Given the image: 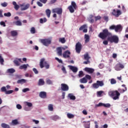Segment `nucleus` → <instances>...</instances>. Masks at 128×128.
<instances>
[{"label":"nucleus","mask_w":128,"mask_h":128,"mask_svg":"<svg viewBox=\"0 0 128 128\" xmlns=\"http://www.w3.org/2000/svg\"><path fill=\"white\" fill-rule=\"evenodd\" d=\"M25 104L27 106H28V108H32V102H25Z\"/></svg>","instance_id":"ea45409f"},{"label":"nucleus","mask_w":128,"mask_h":128,"mask_svg":"<svg viewBox=\"0 0 128 128\" xmlns=\"http://www.w3.org/2000/svg\"><path fill=\"white\" fill-rule=\"evenodd\" d=\"M46 13L48 18H50V14L52 13V12L50 11V9L46 10Z\"/></svg>","instance_id":"c756f323"},{"label":"nucleus","mask_w":128,"mask_h":128,"mask_svg":"<svg viewBox=\"0 0 128 128\" xmlns=\"http://www.w3.org/2000/svg\"><path fill=\"white\" fill-rule=\"evenodd\" d=\"M102 92H104L102 91H98L97 92V95L99 96H100L102 94Z\"/></svg>","instance_id":"13d9d810"},{"label":"nucleus","mask_w":128,"mask_h":128,"mask_svg":"<svg viewBox=\"0 0 128 128\" xmlns=\"http://www.w3.org/2000/svg\"><path fill=\"white\" fill-rule=\"evenodd\" d=\"M88 122H89V124H86L84 126L85 128H90V121Z\"/></svg>","instance_id":"774afa93"},{"label":"nucleus","mask_w":128,"mask_h":128,"mask_svg":"<svg viewBox=\"0 0 128 128\" xmlns=\"http://www.w3.org/2000/svg\"><path fill=\"white\" fill-rule=\"evenodd\" d=\"M20 6H22L21 10H28V8H30V4H27L24 5V3L22 4H21Z\"/></svg>","instance_id":"dca6fc26"},{"label":"nucleus","mask_w":128,"mask_h":128,"mask_svg":"<svg viewBox=\"0 0 128 128\" xmlns=\"http://www.w3.org/2000/svg\"><path fill=\"white\" fill-rule=\"evenodd\" d=\"M96 108H98L100 106H104V108H110V104H103L102 102H100L98 104L95 105Z\"/></svg>","instance_id":"f8f14e48"},{"label":"nucleus","mask_w":128,"mask_h":128,"mask_svg":"<svg viewBox=\"0 0 128 128\" xmlns=\"http://www.w3.org/2000/svg\"><path fill=\"white\" fill-rule=\"evenodd\" d=\"M69 68L70 70H71L73 72H78V68L72 66H69Z\"/></svg>","instance_id":"aec40b11"},{"label":"nucleus","mask_w":128,"mask_h":128,"mask_svg":"<svg viewBox=\"0 0 128 128\" xmlns=\"http://www.w3.org/2000/svg\"><path fill=\"white\" fill-rule=\"evenodd\" d=\"M112 34L108 31V28H105L102 30V32H100L98 35V38H101L102 40H106V38L110 36H112Z\"/></svg>","instance_id":"f257e3e1"},{"label":"nucleus","mask_w":128,"mask_h":128,"mask_svg":"<svg viewBox=\"0 0 128 128\" xmlns=\"http://www.w3.org/2000/svg\"><path fill=\"white\" fill-rule=\"evenodd\" d=\"M60 88L63 92H68L70 90L68 86L66 84H62L60 85Z\"/></svg>","instance_id":"9b49d317"},{"label":"nucleus","mask_w":128,"mask_h":128,"mask_svg":"<svg viewBox=\"0 0 128 128\" xmlns=\"http://www.w3.org/2000/svg\"><path fill=\"white\" fill-rule=\"evenodd\" d=\"M1 91L2 92H6V88L5 86H3L1 88Z\"/></svg>","instance_id":"bf43d9fd"},{"label":"nucleus","mask_w":128,"mask_h":128,"mask_svg":"<svg viewBox=\"0 0 128 128\" xmlns=\"http://www.w3.org/2000/svg\"><path fill=\"white\" fill-rule=\"evenodd\" d=\"M78 76L80 78H82V76H84V72L82 71L79 72Z\"/></svg>","instance_id":"3c124183"},{"label":"nucleus","mask_w":128,"mask_h":128,"mask_svg":"<svg viewBox=\"0 0 128 128\" xmlns=\"http://www.w3.org/2000/svg\"><path fill=\"white\" fill-rule=\"evenodd\" d=\"M33 72H34L35 74H38V70L36 68H34L32 69Z\"/></svg>","instance_id":"6e6d98bb"},{"label":"nucleus","mask_w":128,"mask_h":128,"mask_svg":"<svg viewBox=\"0 0 128 128\" xmlns=\"http://www.w3.org/2000/svg\"><path fill=\"white\" fill-rule=\"evenodd\" d=\"M4 60L2 56V54H0V63L1 64H4Z\"/></svg>","instance_id":"a19ab883"},{"label":"nucleus","mask_w":128,"mask_h":128,"mask_svg":"<svg viewBox=\"0 0 128 128\" xmlns=\"http://www.w3.org/2000/svg\"><path fill=\"white\" fill-rule=\"evenodd\" d=\"M32 122H34L36 124H40V121H38V120H32Z\"/></svg>","instance_id":"0e129e2a"},{"label":"nucleus","mask_w":128,"mask_h":128,"mask_svg":"<svg viewBox=\"0 0 128 128\" xmlns=\"http://www.w3.org/2000/svg\"><path fill=\"white\" fill-rule=\"evenodd\" d=\"M12 124L13 126H16V124H18V120H12Z\"/></svg>","instance_id":"e433bc0d"},{"label":"nucleus","mask_w":128,"mask_h":128,"mask_svg":"<svg viewBox=\"0 0 128 128\" xmlns=\"http://www.w3.org/2000/svg\"><path fill=\"white\" fill-rule=\"evenodd\" d=\"M108 95L110 96L114 100H118V98H120V94L119 93L118 91V90H114L109 92Z\"/></svg>","instance_id":"7ed1b4c3"},{"label":"nucleus","mask_w":128,"mask_h":128,"mask_svg":"<svg viewBox=\"0 0 128 128\" xmlns=\"http://www.w3.org/2000/svg\"><path fill=\"white\" fill-rule=\"evenodd\" d=\"M85 43L88 44L90 42V36L88 34H85L84 35Z\"/></svg>","instance_id":"393cba45"},{"label":"nucleus","mask_w":128,"mask_h":128,"mask_svg":"<svg viewBox=\"0 0 128 128\" xmlns=\"http://www.w3.org/2000/svg\"><path fill=\"white\" fill-rule=\"evenodd\" d=\"M52 120H54L55 122L58 120H60V116H52L51 117Z\"/></svg>","instance_id":"473e14b6"},{"label":"nucleus","mask_w":128,"mask_h":128,"mask_svg":"<svg viewBox=\"0 0 128 128\" xmlns=\"http://www.w3.org/2000/svg\"><path fill=\"white\" fill-rule=\"evenodd\" d=\"M26 80L24 79L19 80L17 81V84H26Z\"/></svg>","instance_id":"7c9ffc66"},{"label":"nucleus","mask_w":128,"mask_h":128,"mask_svg":"<svg viewBox=\"0 0 128 128\" xmlns=\"http://www.w3.org/2000/svg\"><path fill=\"white\" fill-rule=\"evenodd\" d=\"M124 68V64L120 63H118L116 66L115 69L116 70H120V68Z\"/></svg>","instance_id":"f3484780"},{"label":"nucleus","mask_w":128,"mask_h":128,"mask_svg":"<svg viewBox=\"0 0 128 128\" xmlns=\"http://www.w3.org/2000/svg\"><path fill=\"white\" fill-rule=\"evenodd\" d=\"M62 70L64 74H66V68L64 66H62Z\"/></svg>","instance_id":"4d7b16f0"},{"label":"nucleus","mask_w":128,"mask_h":128,"mask_svg":"<svg viewBox=\"0 0 128 128\" xmlns=\"http://www.w3.org/2000/svg\"><path fill=\"white\" fill-rule=\"evenodd\" d=\"M40 42L45 46H48L52 44V40L48 38L42 39Z\"/></svg>","instance_id":"6e6552de"},{"label":"nucleus","mask_w":128,"mask_h":128,"mask_svg":"<svg viewBox=\"0 0 128 128\" xmlns=\"http://www.w3.org/2000/svg\"><path fill=\"white\" fill-rule=\"evenodd\" d=\"M12 16V14H10V12H8L7 13H4V16L10 17V16Z\"/></svg>","instance_id":"49530a36"},{"label":"nucleus","mask_w":128,"mask_h":128,"mask_svg":"<svg viewBox=\"0 0 128 128\" xmlns=\"http://www.w3.org/2000/svg\"><path fill=\"white\" fill-rule=\"evenodd\" d=\"M122 14V10H116V9H113L111 12V14H112V16H115V18H118Z\"/></svg>","instance_id":"423d86ee"},{"label":"nucleus","mask_w":128,"mask_h":128,"mask_svg":"<svg viewBox=\"0 0 128 128\" xmlns=\"http://www.w3.org/2000/svg\"><path fill=\"white\" fill-rule=\"evenodd\" d=\"M111 84H116V80L114 78H112L110 80Z\"/></svg>","instance_id":"37998d69"},{"label":"nucleus","mask_w":128,"mask_h":128,"mask_svg":"<svg viewBox=\"0 0 128 128\" xmlns=\"http://www.w3.org/2000/svg\"><path fill=\"white\" fill-rule=\"evenodd\" d=\"M103 44H104L105 46H108V40H104L103 41Z\"/></svg>","instance_id":"8fccbe9b"},{"label":"nucleus","mask_w":128,"mask_h":128,"mask_svg":"<svg viewBox=\"0 0 128 128\" xmlns=\"http://www.w3.org/2000/svg\"><path fill=\"white\" fill-rule=\"evenodd\" d=\"M1 126L2 128H10V125L6 124V123H2L1 124Z\"/></svg>","instance_id":"c85d7f7f"},{"label":"nucleus","mask_w":128,"mask_h":128,"mask_svg":"<svg viewBox=\"0 0 128 128\" xmlns=\"http://www.w3.org/2000/svg\"><path fill=\"white\" fill-rule=\"evenodd\" d=\"M67 116H68V118H74V115L72 114L68 113Z\"/></svg>","instance_id":"4c0bfd02"},{"label":"nucleus","mask_w":128,"mask_h":128,"mask_svg":"<svg viewBox=\"0 0 128 128\" xmlns=\"http://www.w3.org/2000/svg\"><path fill=\"white\" fill-rule=\"evenodd\" d=\"M14 92V90H6V94H12Z\"/></svg>","instance_id":"09e8293b"},{"label":"nucleus","mask_w":128,"mask_h":128,"mask_svg":"<svg viewBox=\"0 0 128 128\" xmlns=\"http://www.w3.org/2000/svg\"><path fill=\"white\" fill-rule=\"evenodd\" d=\"M12 4H13V6H14V8L16 10H18V8H20V6H18V4H16V2L14 1L12 2Z\"/></svg>","instance_id":"412c9836"},{"label":"nucleus","mask_w":128,"mask_h":128,"mask_svg":"<svg viewBox=\"0 0 128 128\" xmlns=\"http://www.w3.org/2000/svg\"><path fill=\"white\" fill-rule=\"evenodd\" d=\"M104 84L103 81L97 80L96 83L92 84V87L94 88H98L100 86H104Z\"/></svg>","instance_id":"0eeeda50"},{"label":"nucleus","mask_w":128,"mask_h":128,"mask_svg":"<svg viewBox=\"0 0 128 128\" xmlns=\"http://www.w3.org/2000/svg\"><path fill=\"white\" fill-rule=\"evenodd\" d=\"M14 64H16V66H20V62H18V60H14Z\"/></svg>","instance_id":"de8ad7c7"},{"label":"nucleus","mask_w":128,"mask_h":128,"mask_svg":"<svg viewBox=\"0 0 128 128\" xmlns=\"http://www.w3.org/2000/svg\"><path fill=\"white\" fill-rule=\"evenodd\" d=\"M48 20L46 18H44V19H42V18H41L40 20V24H44V22H46Z\"/></svg>","instance_id":"72a5a7b5"},{"label":"nucleus","mask_w":128,"mask_h":128,"mask_svg":"<svg viewBox=\"0 0 128 128\" xmlns=\"http://www.w3.org/2000/svg\"><path fill=\"white\" fill-rule=\"evenodd\" d=\"M101 18H102V17L100 16H95L96 22L97 20H100Z\"/></svg>","instance_id":"052dcab7"},{"label":"nucleus","mask_w":128,"mask_h":128,"mask_svg":"<svg viewBox=\"0 0 128 128\" xmlns=\"http://www.w3.org/2000/svg\"><path fill=\"white\" fill-rule=\"evenodd\" d=\"M85 78H87V80H92V76L88 74H86Z\"/></svg>","instance_id":"680f3d73"},{"label":"nucleus","mask_w":128,"mask_h":128,"mask_svg":"<svg viewBox=\"0 0 128 128\" xmlns=\"http://www.w3.org/2000/svg\"><path fill=\"white\" fill-rule=\"evenodd\" d=\"M44 80L42 78H40L38 80V86H44Z\"/></svg>","instance_id":"4be33fe9"},{"label":"nucleus","mask_w":128,"mask_h":128,"mask_svg":"<svg viewBox=\"0 0 128 128\" xmlns=\"http://www.w3.org/2000/svg\"><path fill=\"white\" fill-rule=\"evenodd\" d=\"M79 30H83V32H88V25L84 24L79 28Z\"/></svg>","instance_id":"4468645a"},{"label":"nucleus","mask_w":128,"mask_h":128,"mask_svg":"<svg viewBox=\"0 0 128 128\" xmlns=\"http://www.w3.org/2000/svg\"><path fill=\"white\" fill-rule=\"evenodd\" d=\"M84 58L86 60H88L90 58V57L88 56V54L87 53L84 55Z\"/></svg>","instance_id":"58836bf2"},{"label":"nucleus","mask_w":128,"mask_h":128,"mask_svg":"<svg viewBox=\"0 0 128 128\" xmlns=\"http://www.w3.org/2000/svg\"><path fill=\"white\" fill-rule=\"evenodd\" d=\"M39 96L41 98H46V92H41L39 94Z\"/></svg>","instance_id":"a211bd4d"},{"label":"nucleus","mask_w":128,"mask_h":128,"mask_svg":"<svg viewBox=\"0 0 128 128\" xmlns=\"http://www.w3.org/2000/svg\"><path fill=\"white\" fill-rule=\"evenodd\" d=\"M16 108L18 110H22V106L20 104H18L16 105Z\"/></svg>","instance_id":"338daca9"},{"label":"nucleus","mask_w":128,"mask_h":128,"mask_svg":"<svg viewBox=\"0 0 128 128\" xmlns=\"http://www.w3.org/2000/svg\"><path fill=\"white\" fill-rule=\"evenodd\" d=\"M7 72L8 74H14L16 72V70L13 68H9L7 70Z\"/></svg>","instance_id":"bb28decb"},{"label":"nucleus","mask_w":128,"mask_h":128,"mask_svg":"<svg viewBox=\"0 0 128 128\" xmlns=\"http://www.w3.org/2000/svg\"><path fill=\"white\" fill-rule=\"evenodd\" d=\"M30 32L31 34H36V28H34V27H32L30 29Z\"/></svg>","instance_id":"c03bdc74"},{"label":"nucleus","mask_w":128,"mask_h":128,"mask_svg":"<svg viewBox=\"0 0 128 128\" xmlns=\"http://www.w3.org/2000/svg\"><path fill=\"white\" fill-rule=\"evenodd\" d=\"M14 24H15L16 26H22V22L20 21V20H17L15 22H14Z\"/></svg>","instance_id":"c9c22d12"},{"label":"nucleus","mask_w":128,"mask_h":128,"mask_svg":"<svg viewBox=\"0 0 128 128\" xmlns=\"http://www.w3.org/2000/svg\"><path fill=\"white\" fill-rule=\"evenodd\" d=\"M59 42H60L62 44H64L66 42V38H59Z\"/></svg>","instance_id":"79ce46f5"},{"label":"nucleus","mask_w":128,"mask_h":128,"mask_svg":"<svg viewBox=\"0 0 128 128\" xmlns=\"http://www.w3.org/2000/svg\"><path fill=\"white\" fill-rule=\"evenodd\" d=\"M68 97L70 98V100H76V96H74L72 94H68Z\"/></svg>","instance_id":"cd10ccee"},{"label":"nucleus","mask_w":128,"mask_h":128,"mask_svg":"<svg viewBox=\"0 0 128 128\" xmlns=\"http://www.w3.org/2000/svg\"><path fill=\"white\" fill-rule=\"evenodd\" d=\"M82 48V43L80 42H78L76 44V52L78 54H80Z\"/></svg>","instance_id":"1a4fd4ad"},{"label":"nucleus","mask_w":128,"mask_h":128,"mask_svg":"<svg viewBox=\"0 0 128 128\" xmlns=\"http://www.w3.org/2000/svg\"><path fill=\"white\" fill-rule=\"evenodd\" d=\"M1 6H2L3 8H6V6H8V2H4L3 3L1 4Z\"/></svg>","instance_id":"a18cd8bd"},{"label":"nucleus","mask_w":128,"mask_h":128,"mask_svg":"<svg viewBox=\"0 0 128 128\" xmlns=\"http://www.w3.org/2000/svg\"><path fill=\"white\" fill-rule=\"evenodd\" d=\"M62 56L64 58H68L70 56V52L68 50H67L64 52Z\"/></svg>","instance_id":"ddd939ff"},{"label":"nucleus","mask_w":128,"mask_h":128,"mask_svg":"<svg viewBox=\"0 0 128 128\" xmlns=\"http://www.w3.org/2000/svg\"><path fill=\"white\" fill-rule=\"evenodd\" d=\"M80 82L81 84H86L88 82V80L86 78H83L80 79Z\"/></svg>","instance_id":"a878e982"},{"label":"nucleus","mask_w":128,"mask_h":128,"mask_svg":"<svg viewBox=\"0 0 128 128\" xmlns=\"http://www.w3.org/2000/svg\"><path fill=\"white\" fill-rule=\"evenodd\" d=\"M12 36H18V32L16 30H12L10 32Z\"/></svg>","instance_id":"2f4dec72"},{"label":"nucleus","mask_w":128,"mask_h":128,"mask_svg":"<svg viewBox=\"0 0 128 128\" xmlns=\"http://www.w3.org/2000/svg\"><path fill=\"white\" fill-rule=\"evenodd\" d=\"M78 9V6L76 2L72 1L71 2V5L68 7V10H70L71 14H74V10Z\"/></svg>","instance_id":"39448f33"},{"label":"nucleus","mask_w":128,"mask_h":128,"mask_svg":"<svg viewBox=\"0 0 128 128\" xmlns=\"http://www.w3.org/2000/svg\"><path fill=\"white\" fill-rule=\"evenodd\" d=\"M107 40L110 44H113V42L114 44H118V42H120L118 36L116 35L110 36L107 38Z\"/></svg>","instance_id":"f03ea898"},{"label":"nucleus","mask_w":128,"mask_h":128,"mask_svg":"<svg viewBox=\"0 0 128 128\" xmlns=\"http://www.w3.org/2000/svg\"><path fill=\"white\" fill-rule=\"evenodd\" d=\"M57 54L59 56H62V50H64V48L62 47H58L56 48Z\"/></svg>","instance_id":"2eb2a0df"},{"label":"nucleus","mask_w":128,"mask_h":128,"mask_svg":"<svg viewBox=\"0 0 128 128\" xmlns=\"http://www.w3.org/2000/svg\"><path fill=\"white\" fill-rule=\"evenodd\" d=\"M52 12H53V14H57L62 16V8H53L52 10Z\"/></svg>","instance_id":"9d476101"},{"label":"nucleus","mask_w":128,"mask_h":128,"mask_svg":"<svg viewBox=\"0 0 128 128\" xmlns=\"http://www.w3.org/2000/svg\"><path fill=\"white\" fill-rule=\"evenodd\" d=\"M28 64H24L22 66H20L19 68L20 70H26V68H28Z\"/></svg>","instance_id":"b1692460"},{"label":"nucleus","mask_w":128,"mask_h":128,"mask_svg":"<svg viewBox=\"0 0 128 128\" xmlns=\"http://www.w3.org/2000/svg\"><path fill=\"white\" fill-rule=\"evenodd\" d=\"M55 60H56L57 62H58L60 64H62V60L58 58H55Z\"/></svg>","instance_id":"603ef678"},{"label":"nucleus","mask_w":128,"mask_h":128,"mask_svg":"<svg viewBox=\"0 0 128 128\" xmlns=\"http://www.w3.org/2000/svg\"><path fill=\"white\" fill-rule=\"evenodd\" d=\"M46 82L48 84H52V82L50 80H48L46 81Z\"/></svg>","instance_id":"5fc2aeb1"},{"label":"nucleus","mask_w":128,"mask_h":128,"mask_svg":"<svg viewBox=\"0 0 128 128\" xmlns=\"http://www.w3.org/2000/svg\"><path fill=\"white\" fill-rule=\"evenodd\" d=\"M48 110L50 112L54 110V105L52 104H49L48 106Z\"/></svg>","instance_id":"f704fd0d"},{"label":"nucleus","mask_w":128,"mask_h":128,"mask_svg":"<svg viewBox=\"0 0 128 128\" xmlns=\"http://www.w3.org/2000/svg\"><path fill=\"white\" fill-rule=\"evenodd\" d=\"M115 28H116L115 25H112V26H110L109 28V30H115Z\"/></svg>","instance_id":"864d4df0"},{"label":"nucleus","mask_w":128,"mask_h":128,"mask_svg":"<svg viewBox=\"0 0 128 128\" xmlns=\"http://www.w3.org/2000/svg\"><path fill=\"white\" fill-rule=\"evenodd\" d=\"M85 72H89V74H92L94 72V70L90 68H84Z\"/></svg>","instance_id":"6ab92c4d"},{"label":"nucleus","mask_w":128,"mask_h":128,"mask_svg":"<svg viewBox=\"0 0 128 128\" xmlns=\"http://www.w3.org/2000/svg\"><path fill=\"white\" fill-rule=\"evenodd\" d=\"M122 30V26L120 25H117L115 26V32H118V30Z\"/></svg>","instance_id":"5701e85b"},{"label":"nucleus","mask_w":128,"mask_h":128,"mask_svg":"<svg viewBox=\"0 0 128 128\" xmlns=\"http://www.w3.org/2000/svg\"><path fill=\"white\" fill-rule=\"evenodd\" d=\"M40 68H46L47 70L50 68V64L48 63L44 58H42L40 60Z\"/></svg>","instance_id":"20e7f679"},{"label":"nucleus","mask_w":128,"mask_h":128,"mask_svg":"<svg viewBox=\"0 0 128 128\" xmlns=\"http://www.w3.org/2000/svg\"><path fill=\"white\" fill-rule=\"evenodd\" d=\"M30 90V88H26L22 90V92H28Z\"/></svg>","instance_id":"e2e57ef3"},{"label":"nucleus","mask_w":128,"mask_h":128,"mask_svg":"<svg viewBox=\"0 0 128 128\" xmlns=\"http://www.w3.org/2000/svg\"><path fill=\"white\" fill-rule=\"evenodd\" d=\"M0 26H6V23L4 21L0 22Z\"/></svg>","instance_id":"69168bd1"}]
</instances>
